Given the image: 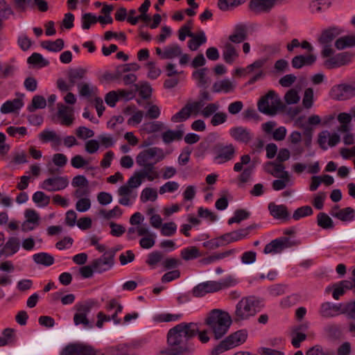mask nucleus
I'll return each mask as SVG.
<instances>
[{
	"instance_id": "14",
	"label": "nucleus",
	"mask_w": 355,
	"mask_h": 355,
	"mask_svg": "<svg viewBox=\"0 0 355 355\" xmlns=\"http://www.w3.org/2000/svg\"><path fill=\"white\" fill-rule=\"evenodd\" d=\"M293 243L287 237H280L272 240L267 244L263 250L265 254H277L281 252L284 249L290 248Z\"/></svg>"
},
{
	"instance_id": "59",
	"label": "nucleus",
	"mask_w": 355,
	"mask_h": 355,
	"mask_svg": "<svg viewBox=\"0 0 355 355\" xmlns=\"http://www.w3.org/2000/svg\"><path fill=\"white\" fill-rule=\"evenodd\" d=\"M33 201L40 207H46L50 202V197L42 191H36L33 195Z\"/></svg>"
},
{
	"instance_id": "52",
	"label": "nucleus",
	"mask_w": 355,
	"mask_h": 355,
	"mask_svg": "<svg viewBox=\"0 0 355 355\" xmlns=\"http://www.w3.org/2000/svg\"><path fill=\"white\" fill-rule=\"evenodd\" d=\"M143 237L139 241L141 248L144 249H150L155 245V235L151 233L148 229V233L142 236Z\"/></svg>"
},
{
	"instance_id": "55",
	"label": "nucleus",
	"mask_w": 355,
	"mask_h": 355,
	"mask_svg": "<svg viewBox=\"0 0 355 355\" xmlns=\"http://www.w3.org/2000/svg\"><path fill=\"white\" fill-rule=\"evenodd\" d=\"M16 67L14 65L0 62V79H6L14 76Z\"/></svg>"
},
{
	"instance_id": "5",
	"label": "nucleus",
	"mask_w": 355,
	"mask_h": 355,
	"mask_svg": "<svg viewBox=\"0 0 355 355\" xmlns=\"http://www.w3.org/2000/svg\"><path fill=\"white\" fill-rule=\"evenodd\" d=\"M257 313L255 302L251 297H243L236 305L234 313L235 322L249 319Z\"/></svg>"
},
{
	"instance_id": "64",
	"label": "nucleus",
	"mask_w": 355,
	"mask_h": 355,
	"mask_svg": "<svg viewBox=\"0 0 355 355\" xmlns=\"http://www.w3.org/2000/svg\"><path fill=\"white\" fill-rule=\"evenodd\" d=\"M81 22L82 28L87 30L97 22V17L90 12L85 13L82 15Z\"/></svg>"
},
{
	"instance_id": "53",
	"label": "nucleus",
	"mask_w": 355,
	"mask_h": 355,
	"mask_svg": "<svg viewBox=\"0 0 355 355\" xmlns=\"http://www.w3.org/2000/svg\"><path fill=\"white\" fill-rule=\"evenodd\" d=\"M351 287V283L348 281H341L339 284L334 286L333 291V297L335 300H338L339 297L343 295L345 291L349 289Z\"/></svg>"
},
{
	"instance_id": "48",
	"label": "nucleus",
	"mask_w": 355,
	"mask_h": 355,
	"mask_svg": "<svg viewBox=\"0 0 355 355\" xmlns=\"http://www.w3.org/2000/svg\"><path fill=\"white\" fill-rule=\"evenodd\" d=\"M244 2V0H218V7L222 11L235 8Z\"/></svg>"
},
{
	"instance_id": "41",
	"label": "nucleus",
	"mask_w": 355,
	"mask_h": 355,
	"mask_svg": "<svg viewBox=\"0 0 355 355\" xmlns=\"http://www.w3.org/2000/svg\"><path fill=\"white\" fill-rule=\"evenodd\" d=\"M164 128V124L158 121L144 123L141 127V130L147 134L155 133L161 131Z\"/></svg>"
},
{
	"instance_id": "7",
	"label": "nucleus",
	"mask_w": 355,
	"mask_h": 355,
	"mask_svg": "<svg viewBox=\"0 0 355 355\" xmlns=\"http://www.w3.org/2000/svg\"><path fill=\"white\" fill-rule=\"evenodd\" d=\"M165 153L162 148L150 147L141 151L136 157V163L138 166H145L156 164L165 158Z\"/></svg>"
},
{
	"instance_id": "29",
	"label": "nucleus",
	"mask_w": 355,
	"mask_h": 355,
	"mask_svg": "<svg viewBox=\"0 0 355 355\" xmlns=\"http://www.w3.org/2000/svg\"><path fill=\"white\" fill-rule=\"evenodd\" d=\"M38 137L43 143L52 142L53 146H60L62 141L60 137L54 130H44L39 134Z\"/></svg>"
},
{
	"instance_id": "1",
	"label": "nucleus",
	"mask_w": 355,
	"mask_h": 355,
	"mask_svg": "<svg viewBox=\"0 0 355 355\" xmlns=\"http://www.w3.org/2000/svg\"><path fill=\"white\" fill-rule=\"evenodd\" d=\"M199 331L198 324L194 322H182L171 329L168 333L169 347L168 355H182L190 352L187 341Z\"/></svg>"
},
{
	"instance_id": "46",
	"label": "nucleus",
	"mask_w": 355,
	"mask_h": 355,
	"mask_svg": "<svg viewBox=\"0 0 355 355\" xmlns=\"http://www.w3.org/2000/svg\"><path fill=\"white\" fill-rule=\"evenodd\" d=\"M181 54L182 49L177 44H172L164 48V59H173Z\"/></svg>"
},
{
	"instance_id": "58",
	"label": "nucleus",
	"mask_w": 355,
	"mask_h": 355,
	"mask_svg": "<svg viewBox=\"0 0 355 355\" xmlns=\"http://www.w3.org/2000/svg\"><path fill=\"white\" fill-rule=\"evenodd\" d=\"M250 214L245 209H237L234 211V216L229 218L228 224L232 225L234 223H240L242 220L249 218Z\"/></svg>"
},
{
	"instance_id": "36",
	"label": "nucleus",
	"mask_w": 355,
	"mask_h": 355,
	"mask_svg": "<svg viewBox=\"0 0 355 355\" xmlns=\"http://www.w3.org/2000/svg\"><path fill=\"white\" fill-rule=\"evenodd\" d=\"M284 168V164L275 162H269L265 166V171L275 178L281 176L286 171Z\"/></svg>"
},
{
	"instance_id": "31",
	"label": "nucleus",
	"mask_w": 355,
	"mask_h": 355,
	"mask_svg": "<svg viewBox=\"0 0 355 355\" xmlns=\"http://www.w3.org/2000/svg\"><path fill=\"white\" fill-rule=\"evenodd\" d=\"M155 164H148L145 166H139L141 167L142 169L138 171L140 175L142 176L143 179H146L150 182H153V180L158 179L159 178V174L157 171L156 168L154 166Z\"/></svg>"
},
{
	"instance_id": "43",
	"label": "nucleus",
	"mask_w": 355,
	"mask_h": 355,
	"mask_svg": "<svg viewBox=\"0 0 355 355\" xmlns=\"http://www.w3.org/2000/svg\"><path fill=\"white\" fill-rule=\"evenodd\" d=\"M181 257L185 261H189L201 256L199 249L196 246L184 248L180 252Z\"/></svg>"
},
{
	"instance_id": "28",
	"label": "nucleus",
	"mask_w": 355,
	"mask_h": 355,
	"mask_svg": "<svg viewBox=\"0 0 355 355\" xmlns=\"http://www.w3.org/2000/svg\"><path fill=\"white\" fill-rule=\"evenodd\" d=\"M235 87V84L229 79H223L213 84L212 91L214 93H230L234 91Z\"/></svg>"
},
{
	"instance_id": "40",
	"label": "nucleus",
	"mask_w": 355,
	"mask_h": 355,
	"mask_svg": "<svg viewBox=\"0 0 355 355\" xmlns=\"http://www.w3.org/2000/svg\"><path fill=\"white\" fill-rule=\"evenodd\" d=\"M184 132L182 130H168L162 135V138L165 144H170L175 140L182 139Z\"/></svg>"
},
{
	"instance_id": "15",
	"label": "nucleus",
	"mask_w": 355,
	"mask_h": 355,
	"mask_svg": "<svg viewBox=\"0 0 355 355\" xmlns=\"http://www.w3.org/2000/svg\"><path fill=\"white\" fill-rule=\"evenodd\" d=\"M340 141V136L337 133L331 134L329 131L324 130L318 134V144L320 147L324 150L329 147L336 146Z\"/></svg>"
},
{
	"instance_id": "57",
	"label": "nucleus",
	"mask_w": 355,
	"mask_h": 355,
	"mask_svg": "<svg viewBox=\"0 0 355 355\" xmlns=\"http://www.w3.org/2000/svg\"><path fill=\"white\" fill-rule=\"evenodd\" d=\"M157 198V192L155 189L146 187L141 191L140 199L142 202H146L148 200L155 201Z\"/></svg>"
},
{
	"instance_id": "2",
	"label": "nucleus",
	"mask_w": 355,
	"mask_h": 355,
	"mask_svg": "<svg viewBox=\"0 0 355 355\" xmlns=\"http://www.w3.org/2000/svg\"><path fill=\"white\" fill-rule=\"evenodd\" d=\"M219 107L218 102L208 103L204 107L202 101H188L179 112L171 116V121L173 123H180L187 121L191 116H197L198 114L207 119L213 116Z\"/></svg>"
},
{
	"instance_id": "25",
	"label": "nucleus",
	"mask_w": 355,
	"mask_h": 355,
	"mask_svg": "<svg viewBox=\"0 0 355 355\" xmlns=\"http://www.w3.org/2000/svg\"><path fill=\"white\" fill-rule=\"evenodd\" d=\"M343 32L338 27H330L322 31L318 41L321 44H331L334 39Z\"/></svg>"
},
{
	"instance_id": "6",
	"label": "nucleus",
	"mask_w": 355,
	"mask_h": 355,
	"mask_svg": "<svg viewBox=\"0 0 355 355\" xmlns=\"http://www.w3.org/2000/svg\"><path fill=\"white\" fill-rule=\"evenodd\" d=\"M257 106L261 112L268 115H275L282 108V103L275 92L270 91L261 98Z\"/></svg>"
},
{
	"instance_id": "24",
	"label": "nucleus",
	"mask_w": 355,
	"mask_h": 355,
	"mask_svg": "<svg viewBox=\"0 0 355 355\" xmlns=\"http://www.w3.org/2000/svg\"><path fill=\"white\" fill-rule=\"evenodd\" d=\"M330 214L342 221H350L354 218V209L352 207L340 209L338 206H335Z\"/></svg>"
},
{
	"instance_id": "60",
	"label": "nucleus",
	"mask_w": 355,
	"mask_h": 355,
	"mask_svg": "<svg viewBox=\"0 0 355 355\" xmlns=\"http://www.w3.org/2000/svg\"><path fill=\"white\" fill-rule=\"evenodd\" d=\"M300 91V88H299L298 89L295 88H292L289 89L284 96V100L286 103L288 105L297 103L300 99L299 95Z\"/></svg>"
},
{
	"instance_id": "62",
	"label": "nucleus",
	"mask_w": 355,
	"mask_h": 355,
	"mask_svg": "<svg viewBox=\"0 0 355 355\" xmlns=\"http://www.w3.org/2000/svg\"><path fill=\"white\" fill-rule=\"evenodd\" d=\"M314 102L313 89L311 87L305 89L302 98V105L304 108L310 109Z\"/></svg>"
},
{
	"instance_id": "23",
	"label": "nucleus",
	"mask_w": 355,
	"mask_h": 355,
	"mask_svg": "<svg viewBox=\"0 0 355 355\" xmlns=\"http://www.w3.org/2000/svg\"><path fill=\"white\" fill-rule=\"evenodd\" d=\"M276 0H251L250 9L256 12H264L269 11L275 5Z\"/></svg>"
},
{
	"instance_id": "10",
	"label": "nucleus",
	"mask_w": 355,
	"mask_h": 355,
	"mask_svg": "<svg viewBox=\"0 0 355 355\" xmlns=\"http://www.w3.org/2000/svg\"><path fill=\"white\" fill-rule=\"evenodd\" d=\"M214 162L216 164H222L234 157L236 148L232 144L228 145L218 144L214 148Z\"/></svg>"
},
{
	"instance_id": "38",
	"label": "nucleus",
	"mask_w": 355,
	"mask_h": 355,
	"mask_svg": "<svg viewBox=\"0 0 355 355\" xmlns=\"http://www.w3.org/2000/svg\"><path fill=\"white\" fill-rule=\"evenodd\" d=\"M41 46L49 51L58 52L64 48V41L62 39H57L55 41H43L40 44Z\"/></svg>"
},
{
	"instance_id": "11",
	"label": "nucleus",
	"mask_w": 355,
	"mask_h": 355,
	"mask_svg": "<svg viewBox=\"0 0 355 355\" xmlns=\"http://www.w3.org/2000/svg\"><path fill=\"white\" fill-rule=\"evenodd\" d=\"M114 252H105L101 257L94 259L92 267L96 272L102 273L110 270L114 263Z\"/></svg>"
},
{
	"instance_id": "51",
	"label": "nucleus",
	"mask_w": 355,
	"mask_h": 355,
	"mask_svg": "<svg viewBox=\"0 0 355 355\" xmlns=\"http://www.w3.org/2000/svg\"><path fill=\"white\" fill-rule=\"evenodd\" d=\"M323 331L326 336L330 338H338L340 335V327L333 322L327 324L323 327Z\"/></svg>"
},
{
	"instance_id": "56",
	"label": "nucleus",
	"mask_w": 355,
	"mask_h": 355,
	"mask_svg": "<svg viewBox=\"0 0 355 355\" xmlns=\"http://www.w3.org/2000/svg\"><path fill=\"white\" fill-rule=\"evenodd\" d=\"M317 223L318 226L323 229L333 228L334 223L331 218L325 213L320 212L317 216Z\"/></svg>"
},
{
	"instance_id": "12",
	"label": "nucleus",
	"mask_w": 355,
	"mask_h": 355,
	"mask_svg": "<svg viewBox=\"0 0 355 355\" xmlns=\"http://www.w3.org/2000/svg\"><path fill=\"white\" fill-rule=\"evenodd\" d=\"M69 184V180L66 176H57L44 180L40 187L48 191H58L64 189Z\"/></svg>"
},
{
	"instance_id": "49",
	"label": "nucleus",
	"mask_w": 355,
	"mask_h": 355,
	"mask_svg": "<svg viewBox=\"0 0 355 355\" xmlns=\"http://www.w3.org/2000/svg\"><path fill=\"white\" fill-rule=\"evenodd\" d=\"M28 63L38 67H46L49 62L38 53H33L27 60Z\"/></svg>"
},
{
	"instance_id": "17",
	"label": "nucleus",
	"mask_w": 355,
	"mask_h": 355,
	"mask_svg": "<svg viewBox=\"0 0 355 355\" xmlns=\"http://www.w3.org/2000/svg\"><path fill=\"white\" fill-rule=\"evenodd\" d=\"M268 210L270 215L275 219L288 220L290 214L285 205H277L273 202L268 204Z\"/></svg>"
},
{
	"instance_id": "3",
	"label": "nucleus",
	"mask_w": 355,
	"mask_h": 355,
	"mask_svg": "<svg viewBox=\"0 0 355 355\" xmlns=\"http://www.w3.org/2000/svg\"><path fill=\"white\" fill-rule=\"evenodd\" d=\"M232 322L230 315L219 309L209 311L205 320V324L211 330L216 339L221 338L227 333Z\"/></svg>"
},
{
	"instance_id": "42",
	"label": "nucleus",
	"mask_w": 355,
	"mask_h": 355,
	"mask_svg": "<svg viewBox=\"0 0 355 355\" xmlns=\"http://www.w3.org/2000/svg\"><path fill=\"white\" fill-rule=\"evenodd\" d=\"M77 87L80 96L84 97H89L96 91V87L89 82L80 83Z\"/></svg>"
},
{
	"instance_id": "26",
	"label": "nucleus",
	"mask_w": 355,
	"mask_h": 355,
	"mask_svg": "<svg viewBox=\"0 0 355 355\" xmlns=\"http://www.w3.org/2000/svg\"><path fill=\"white\" fill-rule=\"evenodd\" d=\"M316 60V56L313 54L307 55H296L291 60L292 67L295 69H301L304 66L313 64Z\"/></svg>"
},
{
	"instance_id": "37",
	"label": "nucleus",
	"mask_w": 355,
	"mask_h": 355,
	"mask_svg": "<svg viewBox=\"0 0 355 355\" xmlns=\"http://www.w3.org/2000/svg\"><path fill=\"white\" fill-rule=\"evenodd\" d=\"M311 144V137L308 136L303 140V144L298 143L297 144H289L291 149L293 156H300L305 150V148H309Z\"/></svg>"
},
{
	"instance_id": "19",
	"label": "nucleus",
	"mask_w": 355,
	"mask_h": 355,
	"mask_svg": "<svg viewBox=\"0 0 355 355\" xmlns=\"http://www.w3.org/2000/svg\"><path fill=\"white\" fill-rule=\"evenodd\" d=\"M209 293L218 292L235 284V281L229 277L219 282L207 281L205 282Z\"/></svg>"
},
{
	"instance_id": "34",
	"label": "nucleus",
	"mask_w": 355,
	"mask_h": 355,
	"mask_svg": "<svg viewBox=\"0 0 355 355\" xmlns=\"http://www.w3.org/2000/svg\"><path fill=\"white\" fill-rule=\"evenodd\" d=\"M247 38V28L243 24L235 26L234 32L229 36V40L234 43H241Z\"/></svg>"
},
{
	"instance_id": "50",
	"label": "nucleus",
	"mask_w": 355,
	"mask_h": 355,
	"mask_svg": "<svg viewBox=\"0 0 355 355\" xmlns=\"http://www.w3.org/2000/svg\"><path fill=\"white\" fill-rule=\"evenodd\" d=\"M331 4L329 0H313L310 8L313 13H318L327 10Z\"/></svg>"
},
{
	"instance_id": "22",
	"label": "nucleus",
	"mask_w": 355,
	"mask_h": 355,
	"mask_svg": "<svg viewBox=\"0 0 355 355\" xmlns=\"http://www.w3.org/2000/svg\"><path fill=\"white\" fill-rule=\"evenodd\" d=\"M23 95L21 98H16L12 100L7 101L2 104L0 111L2 114H9L18 112L23 106Z\"/></svg>"
},
{
	"instance_id": "13",
	"label": "nucleus",
	"mask_w": 355,
	"mask_h": 355,
	"mask_svg": "<svg viewBox=\"0 0 355 355\" xmlns=\"http://www.w3.org/2000/svg\"><path fill=\"white\" fill-rule=\"evenodd\" d=\"M331 98L344 101L355 96V87L349 85H338L333 87L329 93Z\"/></svg>"
},
{
	"instance_id": "16",
	"label": "nucleus",
	"mask_w": 355,
	"mask_h": 355,
	"mask_svg": "<svg viewBox=\"0 0 355 355\" xmlns=\"http://www.w3.org/2000/svg\"><path fill=\"white\" fill-rule=\"evenodd\" d=\"M230 135L235 141L244 144L249 143L254 136L250 130L242 126L232 128Z\"/></svg>"
},
{
	"instance_id": "18",
	"label": "nucleus",
	"mask_w": 355,
	"mask_h": 355,
	"mask_svg": "<svg viewBox=\"0 0 355 355\" xmlns=\"http://www.w3.org/2000/svg\"><path fill=\"white\" fill-rule=\"evenodd\" d=\"M58 116L61 119V124L69 126L73 121V110L62 103L58 104Z\"/></svg>"
},
{
	"instance_id": "30",
	"label": "nucleus",
	"mask_w": 355,
	"mask_h": 355,
	"mask_svg": "<svg viewBox=\"0 0 355 355\" xmlns=\"http://www.w3.org/2000/svg\"><path fill=\"white\" fill-rule=\"evenodd\" d=\"M278 180H275L272 183V187L275 191H280L284 189L288 186H291L293 182L288 171L284 172L281 176L278 177Z\"/></svg>"
},
{
	"instance_id": "45",
	"label": "nucleus",
	"mask_w": 355,
	"mask_h": 355,
	"mask_svg": "<svg viewBox=\"0 0 355 355\" xmlns=\"http://www.w3.org/2000/svg\"><path fill=\"white\" fill-rule=\"evenodd\" d=\"M46 106V101L42 96L35 95L33 97L31 104L28 105L27 110L33 112L37 109H43Z\"/></svg>"
},
{
	"instance_id": "47",
	"label": "nucleus",
	"mask_w": 355,
	"mask_h": 355,
	"mask_svg": "<svg viewBox=\"0 0 355 355\" xmlns=\"http://www.w3.org/2000/svg\"><path fill=\"white\" fill-rule=\"evenodd\" d=\"M164 254L159 251H153L148 254L146 263L154 268L157 266L159 263L163 261Z\"/></svg>"
},
{
	"instance_id": "33",
	"label": "nucleus",
	"mask_w": 355,
	"mask_h": 355,
	"mask_svg": "<svg viewBox=\"0 0 355 355\" xmlns=\"http://www.w3.org/2000/svg\"><path fill=\"white\" fill-rule=\"evenodd\" d=\"M207 68H201L192 73V78L198 87H206L209 83V78L207 76Z\"/></svg>"
},
{
	"instance_id": "39",
	"label": "nucleus",
	"mask_w": 355,
	"mask_h": 355,
	"mask_svg": "<svg viewBox=\"0 0 355 355\" xmlns=\"http://www.w3.org/2000/svg\"><path fill=\"white\" fill-rule=\"evenodd\" d=\"M33 259L37 264L43 265L44 266H50L54 263L53 257L46 252L35 254L33 256Z\"/></svg>"
},
{
	"instance_id": "32",
	"label": "nucleus",
	"mask_w": 355,
	"mask_h": 355,
	"mask_svg": "<svg viewBox=\"0 0 355 355\" xmlns=\"http://www.w3.org/2000/svg\"><path fill=\"white\" fill-rule=\"evenodd\" d=\"M223 57L226 63L232 64L239 57V53L235 46L227 42L223 46Z\"/></svg>"
},
{
	"instance_id": "35",
	"label": "nucleus",
	"mask_w": 355,
	"mask_h": 355,
	"mask_svg": "<svg viewBox=\"0 0 355 355\" xmlns=\"http://www.w3.org/2000/svg\"><path fill=\"white\" fill-rule=\"evenodd\" d=\"M191 39L188 42V47L191 51H196L203 44L207 42V37L203 31H200L196 34L193 33Z\"/></svg>"
},
{
	"instance_id": "20",
	"label": "nucleus",
	"mask_w": 355,
	"mask_h": 355,
	"mask_svg": "<svg viewBox=\"0 0 355 355\" xmlns=\"http://www.w3.org/2000/svg\"><path fill=\"white\" fill-rule=\"evenodd\" d=\"M340 308L339 306L327 302L320 305L318 313L323 318H331L340 314Z\"/></svg>"
},
{
	"instance_id": "8",
	"label": "nucleus",
	"mask_w": 355,
	"mask_h": 355,
	"mask_svg": "<svg viewBox=\"0 0 355 355\" xmlns=\"http://www.w3.org/2000/svg\"><path fill=\"white\" fill-rule=\"evenodd\" d=\"M93 306L94 302L91 301L76 304L75 309L76 313L73 315V322L76 325L83 324L85 328L89 329L93 327L92 324L87 318Z\"/></svg>"
},
{
	"instance_id": "4",
	"label": "nucleus",
	"mask_w": 355,
	"mask_h": 355,
	"mask_svg": "<svg viewBox=\"0 0 355 355\" xmlns=\"http://www.w3.org/2000/svg\"><path fill=\"white\" fill-rule=\"evenodd\" d=\"M248 337L246 330H239L222 340L212 349L213 355L220 354L245 342Z\"/></svg>"
},
{
	"instance_id": "21",
	"label": "nucleus",
	"mask_w": 355,
	"mask_h": 355,
	"mask_svg": "<svg viewBox=\"0 0 355 355\" xmlns=\"http://www.w3.org/2000/svg\"><path fill=\"white\" fill-rule=\"evenodd\" d=\"M87 73V69L81 67L69 69L67 71V78L71 86L76 85L78 87V83L83 82V80L86 77Z\"/></svg>"
},
{
	"instance_id": "61",
	"label": "nucleus",
	"mask_w": 355,
	"mask_h": 355,
	"mask_svg": "<svg viewBox=\"0 0 355 355\" xmlns=\"http://www.w3.org/2000/svg\"><path fill=\"white\" fill-rule=\"evenodd\" d=\"M313 212V209L310 206H303L295 210L292 218L295 220H298L302 218L312 215Z\"/></svg>"
},
{
	"instance_id": "63",
	"label": "nucleus",
	"mask_w": 355,
	"mask_h": 355,
	"mask_svg": "<svg viewBox=\"0 0 355 355\" xmlns=\"http://www.w3.org/2000/svg\"><path fill=\"white\" fill-rule=\"evenodd\" d=\"M135 233H137L138 236H143L148 233V227L145 225H139L137 227H132L128 228L127 232L128 239L130 240L135 239Z\"/></svg>"
},
{
	"instance_id": "44",
	"label": "nucleus",
	"mask_w": 355,
	"mask_h": 355,
	"mask_svg": "<svg viewBox=\"0 0 355 355\" xmlns=\"http://www.w3.org/2000/svg\"><path fill=\"white\" fill-rule=\"evenodd\" d=\"M355 46V35H347L338 38L335 42V46L338 50H342L347 47Z\"/></svg>"
},
{
	"instance_id": "54",
	"label": "nucleus",
	"mask_w": 355,
	"mask_h": 355,
	"mask_svg": "<svg viewBox=\"0 0 355 355\" xmlns=\"http://www.w3.org/2000/svg\"><path fill=\"white\" fill-rule=\"evenodd\" d=\"M99 215L106 220L120 217L123 211L119 206H115L112 209L107 211L102 209L98 212Z\"/></svg>"
},
{
	"instance_id": "9",
	"label": "nucleus",
	"mask_w": 355,
	"mask_h": 355,
	"mask_svg": "<svg viewBox=\"0 0 355 355\" xmlns=\"http://www.w3.org/2000/svg\"><path fill=\"white\" fill-rule=\"evenodd\" d=\"M253 229V226L250 225L246 228L239 229L223 234L216 239V247L223 246L233 242L242 240L247 237L250 231Z\"/></svg>"
},
{
	"instance_id": "27",
	"label": "nucleus",
	"mask_w": 355,
	"mask_h": 355,
	"mask_svg": "<svg viewBox=\"0 0 355 355\" xmlns=\"http://www.w3.org/2000/svg\"><path fill=\"white\" fill-rule=\"evenodd\" d=\"M20 248L19 239L17 237H10L1 251V254L6 257L12 256L17 253Z\"/></svg>"
}]
</instances>
